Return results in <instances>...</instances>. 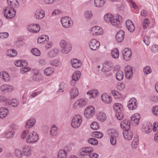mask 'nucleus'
Masks as SVG:
<instances>
[{
  "label": "nucleus",
  "instance_id": "1",
  "mask_svg": "<svg viewBox=\"0 0 158 158\" xmlns=\"http://www.w3.org/2000/svg\"><path fill=\"white\" fill-rule=\"evenodd\" d=\"M121 17L119 16L118 18H114L111 14L108 13L104 16L105 21L106 23L110 22L114 26H118L120 23V18Z\"/></svg>",
  "mask_w": 158,
  "mask_h": 158
},
{
  "label": "nucleus",
  "instance_id": "2",
  "mask_svg": "<svg viewBox=\"0 0 158 158\" xmlns=\"http://www.w3.org/2000/svg\"><path fill=\"white\" fill-rule=\"evenodd\" d=\"M3 13L6 19H10L15 16L16 11L15 9L11 8L10 6H7L4 9Z\"/></svg>",
  "mask_w": 158,
  "mask_h": 158
},
{
  "label": "nucleus",
  "instance_id": "3",
  "mask_svg": "<svg viewBox=\"0 0 158 158\" xmlns=\"http://www.w3.org/2000/svg\"><path fill=\"white\" fill-rule=\"evenodd\" d=\"M108 133L110 136V142L113 145H115L116 143V139L118 136V133L116 130L111 129L108 130Z\"/></svg>",
  "mask_w": 158,
  "mask_h": 158
},
{
  "label": "nucleus",
  "instance_id": "4",
  "mask_svg": "<svg viewBox=\"0 0 158 158\" xmlns=\"http://www.w3.org/2000/svg\"><path fill=\"white\" fill-rule=\"evenodd\" d=\"M81 117L80 115H76L73 118L71 123L72 127L74 128H78L81 124Z\"/></svg>",
  "mask_w": 158,
  "mask_h": 158
},
{
  "label": "nucleus",
  "instance_id": "5",
  "mask_svg": "<svg viewBox=\"0 0 158 158\" xmlns=\"http://www.w3.org/2000/svg\"><path fill=\"white\" fill-rule=\"evenodd\" d=\"M60 45L61 48V51L63 53H68L72 48L70 44L64 40H61Z\"/></svg>",
  "mask_w": 158,
  "mask_h": 158
},
{
  "label": "nucleus",
  "instance_id": "6",
  "mask_svg": "<svg viewBox=\"0 0 158 158\" xmlns=\"http://www.w3.org/2000/svg\"><path fill=\"white\" fill-rule=\"evenodd\" d=\"M95 109L92 106H89L85 109L84 112V115L87 118L92 117L95 114Z\"/></svg>",
  "mask_w": 158,
  "mask_h": 158
},
{
  "label": "nucleus",
  "instance_id": "7",
  "mask_svg": "<svg viewBox=\"0 0 158 158\" xmlns=\"http://www.w3.org/2000/svg\"><path fill=\"white\" fill-rule=\"evenodd\" d=\"M60 21L63 27L65 28L69 27L73 25V22L71 18L67 16L62 17Z\"/></svg>",
  "mask_w": 158,
  "mask_h": 158
},
{
  "label": "nucleus",
  "instance_id": "8",
  "mask_svg": "<svg viewBox=\"0 0 158 158\" xmlns=\"http://www.w3.org/2000/svg\"><path fill=\"white\" fill-rule=\"evenodd\" d=\"M38 139V134L36 132L33 131L28 135L26 142L29 143H34L37 141Z\"/></svg>",
  "mask_w": 158,
  "mask_h": 158
},
{
  "label": "nucleus",
  "instance_id": "9",
  "mask_svg": "<svg viewBox=\"0 0 158 158\" xmlns=\"http://www.w3.org/2000/svg\"><path fill=\"white\" fill-rule=\"evenodd\" d=\"M94 151V149L92 147H85L81 148L80 151V154L82 156L88 155Z\"/></svg>",
  "mask_w": 158,
  "mask_h": 158
},
{
  "label": "nucleus",
  "instance_id": "10",
  "mask_svg": "<svg viewBox=\"0 0 158 158\" xmlns=\"http://www.w3.org/2000/svg\"><path fill=\"white\" fill-rule=\"evenodd\" d=\"M91 35L97 36L103 34L102 29L100 27L96 26L92 27L90 31Z\"/></svg>",
  "mask_w": 158,
  "mask_h": 158
},
{
  "label": "nucleus",
  "instance_id": "11",
  "mask_svg": "<svg viewBox=\"0 0 158 158\" xmlns=\"http://www.w3.org/2000/svg\"><path fill=\"white\" fill-rule=\"evenodd\" d=\"M100 46V42L95 39L91 40L89 44V47L90 49L94 51L98 50Z\"/></svg>",
  "mask_w": 158,
  "mask_h": 158
},
{
  "label": "nucleus",
  "instance_id": "12",
  "mask_svg": "<svg viewBox=\"0 0 158 158\" xmlns=\"http://www.w3.org/2000/svg\"><path fill=\"white\" fill-rule=\"evenodd\" d=\"M123 59L126 61L129 60L131 56L132 52L131 50L128 48H125L123 51Z\"/></svg>",
  "mask_w": 158,
  "mask_h": 158
},
{
  "label": "nucleus",
  "instance_id": "13",
  "mask_svg": "<svg viewBox=\"0 0 158 158\" xmlns=\"http://www.w3.org/2000/svg\"><path fill=\"white\" fill-rule=\"evenodd\" d=\"M127 106L130 110H133L136 109L137 107L136 100L134 98L130 99L128 102Z\"/></svg>",
  "mask_w": 158,
  "mask_h": 158
},
{
  "label": "nucleus",
  "instance_id": "14",
  "mask_svg": "<svg viewBox=\"0 0 158 158\" xmlns=\"http://www.w3.org/2000/svg\"><path fill=\"white\" fill-rule=\"evenodd\" d=\"M27 29L31 32L37 33L40 30V26L39 25L37 24H31L28 26Z\"/></svg>",
  "mask_w": 158,
  "mask_h": 158
},
{
  "label": "nucleus",
  "instance_id": "15",
  "mask_svg": "<svg viewBox=\"0 0 158 158\" xmlns=\"http://www.w3.org/2000/svg\"><path fill=\"white\" fill-rule=\"evenodd\" d=\"M125 73L126 77L130 79L133 76L132 68L129 65L126 66L125 69Z\"/></svg>",
  "mask_w": 158,
  "mask_h": 158
},
{
  "label": "nucleus",
  "instance_id": "16",
  "mask_svg": "<svg viewBox=\"0 0 158 158\" xmlns=\"http://www.w3.org/2000/svg\"><path fill=\"white\" fill-rule=\"evenodd\" d=\"M45 12L42 9L37 10L34 13V16L36 19H42L45 16Z\"/></svg>",
  "mask_w": 158,
  "mask_h": 158
},
{
  "label": "nucleus",
  "instance_id": "17",
  "mask_svg": "<svg viewBox=\"0 0 158 158\" xmlns=\"http://www.w3.org/2000/svg\"><path fill=\"white\" fill-rule=\"evenodd\" d=\"M69 94L71 99H74L78 95L79 92L77 89L76 87H73L71 88L69 91Z\"/></svg>",
  "mask_w": 158,
  "mask_h": 158
},
{
  "label": "nucleus",
  "instance_id": "18",
  "mask_svg": "<svg viewBox=\"0 0 158 158\" xmlns=\"http://www.w3.org/2000/svg\"><path fill=\"white\" fill-rule=\"evenodd\" d=\"M86 103V101L83 99H79L74 103L73 106V108H77L78 107L84 106Z\"/></svg>",
  "mask_w": 158,
  "mask_h": 158
},
{
  "label": "nucleus",
  "instance_id": "19",
  "mask_svg": "<svg viewBox=\"0 0 158 158\" xmlns=\"http://www.w3.org/2000/svg\"><path fill=\"white\" fill-rule=\"evenodd\" d=\"M124 32L122 30H119L116 35V39L118 42H122L124 39Z\"/></svg>",
  "mask_w": 158,
  "mask_h": 158
},
{
  "label": "nucleus",
  "instance_id": "20",
  "mask_svg": "<svg viewBox=\"0 0 158 158\" xmlns=\"http://www.w3.org/2000/svg\"><path fill=\"white\" fill-rule=\"evenodd\" d=\"M31 147L28 146H24L22 150L23 154L26 156H29L32 154Z\"/></svg>",
  "mask_w": 158,
  "mask_h": 158
},
{
  "label": "nucleus",
  "instance_id": "21",
  "mask_svg": "<svg viewBox=\"0 0 158 158\" xmlns=\"http://www.w3.org/2000/svg\"><path fill=\"white\" fill-rule=\"evenodd\" d=\"M101 99L104 102L107 104L110 103L112 101L111 97L106 94H103L101 96Z\"/></svg>",
  "mask_w": 158,
  "mask_h": 158
},
{
  "label": "nucleus",
  "instance_id": "22",
  "mask_svg": "<svg viewBox=\"0 0 158 158\" xmlns=\"http://www.w3.org/2000/svg\"><path fill=\"white\" fill-rule=\"evenodd\" d=\"M7 2L8 4L12 9L18 8L19 6V3L17 0H7Z\"/></svg>",
  "mask_w": 158,
  "mask_h": 158
},
{
  "label": "nucleus",
  "instance_id": "23",
  "mask_svg": "<svg viewBox=\"0 0 158 158\" xmlns=\"http://www.w3.org/2000/svg\"><path fill=\"white\" fill-rule=\"evenodd\" d=\"M120 126L123 130H129L130 128V123L126 119H124L122 121Z\"/></svg>",
  "mask_w": 158,
  "mask_h": 158
},
{
  "label": "nucleus",
  "instance_id": "24",
  "mask_svg": "<svg viewBox=\"0 0 158 158\" xmlns=\"http://www.w3.org/2000/svg\"><path fill=\"white\" fill-rule=\"evenodd\" d=\"M126 27L128 30L130 32H133L134 31L135 26L131 20H127L126 22Z\"/></svg>",
  "mask_w": 158,
  "mask_h": 158
},
{
  "label": "nucleus",
  "instance_id": "25",
  "mask_svg": "<svg viewBox=\"0 0 158 158\" xmlns=\"http://www.w3.org/2000/svg\"><path fill=\"white\" fill-rule=\"evenodd\" d=\"M123 135L124 138L128 140L131 139L133 137V133L131 131L128 130H124L123 132Z\"/></svg>",
  "mask_w": 158,
  "mask_h": 158
},
{
  "label": "nucleus",
  "instance_id": "26",
  "mask_svg": "<svg viewBox=\"0 0 158 158\" xmlns=\"http://www.w3.org/2000/svg\"><path fill=\"white\" fill-rule=\"evenodd\" d=\"M71 63L72 66L75 68H77L80 67L81 65V61L77 59H72L71 61Z\"/></svg>",
  "mask_w": 158,
  "mask_h": 158
},
{
  "label": "nucleus",
  "instance_id": "27",
  "mask_svg": "<svg viewBox=\"0 0 158 158\" xmlns=\"http://www.w3.org/2000/svg\"><path fill=\"white\" fill-rule=\"evenodd\" d=\"M152 129V125L150 123H148L145 126H144L143 131L146 133H148L151 132Z\"/></svg>",
  "mask_w": 158,
  "mask_h": 158
},
{
  "label": "nucleus",
  "instance_id": "28",
  "mask_svg": "<svg viewBox=\"0 0 158 158\" xmlns=\"http://www.w3.org/2000/svg\"><path fill=\"white\" fill-rule=\"evenodd\" d=\"M140 118V115L138 113H135L131 117V121L134 122L136 125H138L139 124Z\"/></svg>",
  "mask_w": 158,
  "mask_h": 158
},
{
  "label": "nucleus",
  "instance_id": "29",
  "mask_svg": "<svg viewBox=\"0 0 158 158\" xmlns=\"http://www.w3.org/2000/svg\"><path fill=\"white\" fill-rule=\"evenodd\" d=\"M59 52V51L57 49H53L50 50L48 53V56L50 58H53L55 57L56 54Z\"/></svg>",
  "mask_w": 158,
  "mask_h": 158
},
{
  "label": "nucleus",
  "instance_id": "30",
  "mask_svg": "<svg viewBox=\"0 0 158 158\" xmlns=\"http://www.w3.org/2000/svg\"><path fill=\"white\" fill-rule=\"evenodd\" d=\"M9 111L7 109L2 108L0 109V118H5L8 113Z\"/></svg>",
  "mask_w": 158,
  "mask_h": 158
},
{
  "label": "nucleus",
  "instance_id": "31",
  "mask_svg": "<svg viewBox=\"0 0 158 158\" xmlns=\"http://www.w3.org/2000/svg\"><path fill=\"white\" fill-rule=\"evenodd\" d=\"M58 130V127L56 126H52L50 131V135L52 136H56L57 134Z\"/></svg>",
  "mask_w": 158,
  "mask_h": 158
},
{
  "label": "nucleus",
  "instance_id": "32",
  "mask_svg": "<svg viewBox=\"0 0 158 158\" xmlns=\"http://www.w3.org/2000/svg\"><path fill=\"white\" fill-rule=\"evenodd\" d=\"M106 0H94V4L96 7H100L103 6Z\"/></svg>",
  "mask_w": 158,
  "mask_h": 158
},
{
  "label": "nucleus",
  "instance_id": "33",
  "mask_svg": "<svg viewBox=\"0 0 158 158\" xmlns=\"http://www.w3.org/2000/svg\"><path fill=\"white\" fill-rule=\"evenodd\" d=\"M67 156V152L64 150H61L59 151L58 158H66Z\"/></svg>",
  "mask_w": 158,
  "mask_h": 158
},
{
  "label": "nucleus",
  "instance_id": "34",
  "mask_svg": "<svg viewBox=\"0 0 158 158\" xmlns=\"http://www.w3.org/2000/svg\"><path fill=\"white\" fill-rule=\"evenodd\" d=\"M116 77L118 81L122 80L124 77L123 73L122 71L121 70H118L116 73Z\"/></svg>",
  "mask_w": 158,
  "mask_h": 158
},
{
  "label": "nucleus",
  "instance_id": "35",
  "mask_svg": "<svg viewBox=\"0 0 158 158\" xmlns=\"http://www.w3.org/2000/svg\"><path fill=\"white\" fill-rule=\"evenodd\" d=\"M111 54L112 57L115 59H117L119 56V52L117 48H114L111 51Z\"/></svg>",
  "mask_w": 158,
  "mask_h": 158
},
{
  "label": "nucleus",
  "instance_id": "36",
  "mask_svg": "<svg viewBox=\"0 0 158 158\" xmlns=\"http://www.w3.org/2000/svg\"><path fill=\"white\" fill-rule=\"evenodd\" d=\"M35 120L34 119H30L27 121L26 127L27 128L33 126L35 123Z\"/></svg>",
  "mask_w": 158,
  "mask_h": 158
},
{
  "label": "nucleus",
  "instance_id": "37",
  "mask_svg": "<svg viewBox=\"0 0 158 158\" xmlns=\"http://www.w3.org/2000/svg\"><path fill=\"white\" fill-rule=\"evenodd\" d=\"M98 120L103 122L106 119V116L105 114L103 112H100L97 116Z\"/></svg>",
  "mask_w": 158,
  "mask_h": 158
},
{
  "label": "nucleus",
  "instance_id": "38",
  "mask_svg": "<svg viewBox=\"0 0 158 158\" xmlns=\"http://www.w3.org/2000/svg\"><path fill=\"white\" fill-rule=\"evenodd\" d=\"M122 107V105L119 103L115 104L113 106L114 110L115 112L116 113L118 112L121 111V108Z\"/></svg>",
  "mask_w": 158,
  "mask_h": 158
},
{
  "label": "nucleus",
  "instance_id": "39",
  "mask_svg": "<svg viewBox=\"0 0 158 158\" xmlns=\"http://www.w3.org/2000/svg\"><path fill=\"white\" fill-rule=\"evenodd\" d=\"M49 37L48 36L46 35H43L41 37L39 38L38 39L37 42L40 44L41 43L45 41H47L48 40Z\"/></svg>",
  "mask_w": 158,
  "mask_h": 158
},
{
  "label": "nucleus",
  "instance_id": "40",
  "mask_svg": "<svg viewBox=\"0 0 158 158\" xmlns=\"http://www.w3.org/2000/svg\"><path fill=\"white\" fill-rule=\"evenodd\" d=\"M139 144L138 138L137 137H135L131 144V146L133 148H137L138 145Z\"/></svg>",
  "mask_w": 158,
  "mask_h": 158
},
{
  "label": "nucleus",
  "instance_id": "41",
  "mask_svg": "<svg viewBox=\"0 0 158 158\" xmlns=\"http://www.w3.org/2000/svg\"><path fill=\"white\" fill-rule=\"evenodd\" d=\"M80 74L81 73L79 71L75 72L72 76V78L75 79L77 81H78L80 77Z\"/></svg>",
  "mask_w": 158,
  "mask_h": 158
},
{
  "label": "nucleus",
  "instance_id": "42",
  "mask_svg": "<svg viewBox=\"0 0 158 158\" xmlns=\"http://www.w3.org/2000/svg\"><path fill=\"white\" fill-rule=\"evenodd\" d=\"M111 66L109 64L105 63L102 71L104 72H109Z\"/></svg>",
  "mask_w": 158,
  "mask_h": 158
},
{
  "label": "nucleus",
  "instance_id": "43",
  "mask_svg": "<svg viewBox=\"0 0 158 158\" xmlns=\"http://www.w3.org/2000/svg\"><path fill=\"white\" fill-rule=\"evenodd\" d=\"M52 69V68L50 67H48L44 71V74L47 76L50 75L53 72V71Z\"/></svg>",
  "mask_w": 158,
  "mask_h": 158
},
{
  "label": "nucleus",
  "instance_id": "44",
  "mask_svg": "<svg viewBox=\"0 0 158 158\" xmlns=\"http://www.w3.org/2000/svg\"><path fill=\"white\" fill-rule=\"evenodd\" d=\"M2 78L5 81H9L10 80V77L8 73L6 72L3 73L2 75Z\"/></svg>",
  "mask_w": 158,
  "mask_h": 158
},
{
  "label": "nucleus",
  "instance_id": "45",
  "mask_svg": "<svg viewBox=\"0 0 158 158\" xmlns=\"http://www.w3.org/2000/svg\"><path fill=\"white\" fill-rule=\"evenodd\" d=\"M96 90H93L89 91L87 93V94L89 95V98H95V92Z\"/></svg>",
  "mask_w": 158,
  "mask_h": 158
},
{
  "label": "nucleus",
  "instance_id": "46",
  "mask_svg": "<svg viewBox=\"0 0 158 158\" xmlns=\"http://www.w3.org/2000/svg\"><path fill=\"white\" fill-rule=\"evenodd\" d=\"M15 132L14 131L11 130L8 131L6 133V136L7 138H12L15 134Z\"/></svg>",
  "mask_w": 158,
  "mask_h": 158
},
{
  "label": "nucleus",
  "instance_id": "47",
  "mask_svg": "<svg viewBox=\"0 0 158 158\" xmlns=\"http://www.w3.org/2000/svg\"><path fill=\"white\" fill-rule=\"evenodd\" d=\"M88 142L89 143L94 145L97 144L98 143V140L94 138H89L88 140Z\"/></svg>",
  "mask_w": 158,
  "mask_h": 158
},
{
  "label": "nucleus",
  "instance_id": "48",
  "mask_svg": "<svg viewBox=\"0 0 158 158\" xmlns=\"http://www.w3.org/2000/svg\"><path fill=\"white\" fill-rule=\"evenodd\" d=\"M90 127L92 129L96 130L99 128V125L97 122H94L91 124Z\"/></svg>",
  "mask_w": 158,
  "mask_h": 158
},
{
  "label": "nucleus",
  "instance_id": "49",
  "mask_svg": "<svg viewBox=\"0 0 158 158\" xmlns=\"http://www.w3.org/2000/svg\"><path fill=\"white\" fill-rule=\"evenodd\" d=\"M8 56L11 57H14L16 56L17 53L16 51L14 49L9 50L8 52Z\"/></svg>",
  "mask_w": 158,
  "mask_h": 158
},
{
  "label": "nucleus",
  "instance_id": "50",
  "mask_svg": "<svg viewBox=\"0 0 158 158\" xmlns=\"http://www.w3.org/2000/svg\"><path fill=\"white\" fill-rule=\"evenodd\" d=\"M32 53L35 56H38L40 55V50L37 48L32 49L31 51Z\"/></svg>",
  "mask_w": 158,
  "mask_h": 158
},
{
  "label": "nucleus",
  "instance_id": "51",
  "mask_svg": "<svg viewBox=\"0 0 158 158\" xmlns=\"http://www.w3.org/2000/svg\"><path fill=\"white\" fill-rule=\"evenodd\" d=\"M150 22L148 19H145L144 20L143 23V27L145 29L148 27Z\"/></svg>",
  "mask_w": 158,
  "mask_h": 158
},
{
  "label": "nucleus",
  "instance_id": "52",
  "mask_svg": "<svg viewBox=\"0 0 158 158\" xmlns=\"http://www.w3.org/2000/svg\"><path fill=\"white\" fill-rule=\"evenodd\" d=\"M152 70L149 66H147L143 69V72L144 74H148L151 72Z\"/></svg>",
  "mask_w": 158,
  "mask_h": 158
},
{
  "label": "nucleus",
  "instance_id": "53",
  "mask_svg": "<svg viewBox=\"0 0 158 158\" xmlns=\"http://www.w3.org/2000/svg\"><path fill=\"white\" fill-rule=\"evenodd\" d=\"M23 152H22L21 150L16 149L15 151V154L18 157H21L23 155Z\"/></svg>",
  "mask_w": 158,
  "mask_h": 158
},
{
  "label": "nucleus",
  "instance_id": "54",
  "mask_svg": "<svg viewBox=\"0 0 158 158\" xmlns=\"http://www.w3.org/2000/svg\"><path fill=\"white\" fill-rule=\"evenodd\" d=\"M93 14L91 11H86L84 14L85 17L86 19H89L92 16Z\"/></svg>",
  "mask_w": 158,
  "mask_h": 158
},
{
  "label": "nucleus",
  "instance_id": "55",
  "mask_svg": "<svg viewBox=\"0 0 158 158\" xmlns=\"http://www.w3.org/2000/svg\"><path fill=\"white\" fill-rule=\"evenodd\" d=\"M19 104V102L16 99H13L11 101V104L12 106L16 107Z\"/></svg>",
  "mask_w": 158,
  "mask_h": 158
},
{
  "label": "nucleus",
  "instance_id": "56",
  "mask_svg": "<svg viewBox=\"0 0 158 158\" xmlns=\"http://www.w3.org/2000/svg\"><path fill=\"white\" fill-rule=\"evenodd\" d=\"M10 86L7 85H2L0 87V90L2 91H3L5 90L8 91V89L9 88Z\"/></svg>",
  "mask_w": 158,
  "mask_h": 158
},
{
  "label": "nucleus",
  "instance_id": "57",
  "mask_svg": "<svg viewBox=\"0 0 158 158\" xmlns=\"http://www.w3.org/2000/svg\"><path fill=\"white\" fill-rule=\"evenodd\" d=\"M115 116L117 118V119L119 120H121L123 118V115L122 113L121 112H118L116 113Z\"/></svg>",
  "mask_w": 158,
  "mask_h": 158
},
{
  "label": "nucleus",
  "instance_id": "58",
  "mask_svg": "<svg viewBox=\"0 0 158 158\" xmlns=\"http://www.w3.org/2000/svg\"><path fill=\"white\" fill-rule=\"evenodd\" d=\"M94 134L95 137L98 138H101L103 136V133L99 131H96L94 132Z\"/></svg>",
  "mask_w": 158,
  "mask_h": 158
},
{
  "label": "nucleus",
  "instance_id": "59",
  "mask_svg": "<svg viewBox=\"0 0 158 158\" xmlns=\"http://www.w3.org/2000/svg\"><path fill=\"white\" fill-rule=\"evenodd\" d=\"M152 111L153 114L156 115L158 116V106H154L152 109Z\"/></svg>",
  "mask_w": 158,
  "mask_h": 158
},
{
  "label": "nucleus",
  "instance_id": "60",
  "mask_svg": "<svg viewBox=\"0 0 158 158\" xmlns=\"http://www.w3.org/2000/svg\"><path fill=\"white\" fill-rule=\"evenodd\" d=\"M58 61L56 59L50 61V64L51 65H53L54 66H57L59 65Z\"/></svg>",
  "mask_w": 158,
  "mask_h": 158
},
{
  "label": "nucleus",
  "instance_id": "61",
  "mask_svg": "<svg viewBox=\"0 0 158 158\" xmlns=\"http://www.w3.org/2000/svg\"><path fill=\"white\" fill-rule=\"evenodd\" d=\"M30 70V68L29 67H25L21 68L20 69V72L22 74H23Z\"/></svg>",
  "mask_w": 158,
  "mask_h": 158
},
{
  "label": "nucleus",
  "instance_id": "62",
  "mask_svg": "<svg viewBox=\"0 0 158 158\" xmlns=\"http://www.w3.org/2000/svg\"><path fill=\"white\" fill-rule=\"evenodd\" d=\"M149 37L147 36H144L143 37V41L147 45H148L149 44Z\"/></svg>",
  "mask_w": 158,
  "mask_h": 158
},
{
  "label": "nucleus",
  "instance_id": "63",
  "mask_svg": "<svg viewBox=\"0 0 158 158\" xmlns=\"http://www.w3.org/2000/svg\"><path fill=\"white\" fill-rule=\"evenodd\" d=\"M9 36V34L7 32L0 33V38L4 39L7 38Z\"/></svg>",
  "mask_w": 158,
  "mask_h": 158
},
{
  "label": "nucleus",
  "instance_id": "64",
  "mask_svg": "<svg viewBox=\"0 0 158 158\" xmlns=\"http://www.w3.org/2000/svg\"><path fill=\"white\" fill-rule=\"evenodd\" d=\"M151 50L153 52L156 53L158 51V45L154 44L151 47Z\"/></svg>",
  "mask_w": 158,
  "mask_h": 158
}]
</instances>
